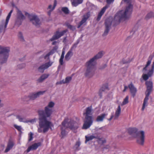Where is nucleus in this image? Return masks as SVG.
<instances>
[{
    "instance_id": "f257e3e1",
    "label": "nucleus",
    "mask_w": 154,
    "mask_h": 154,
    "mask_svg": "<svg viewBox=\"0 0 154 154\" xmlns=\"http://www.w3.org/2000/svg\"><path fill=\"white\" fill-rule=\"evenodd\" d=\"M54 105V102H50L48 106L45 107L44 110H40L38 111L40 127L38 129V133H45L47 132L49 129L52 130L51 126L52 125L51 122L47 120V118L51 116L53 112L52 109L50 108L53 107Z\"/></svg>"
},
{
    "instance_id": "f03ea898",
    "label": "nucleus",
    "mask_w": 154,
    "mask_h": 154,
    "mask_svg": "<svg viewBox=\"0 0 154 154\" xmlns=\"http://www.w3.org/2000/svg\"><path fill=\"white\" fill-rule=\"evenodd\" d=\"M103 53V51H100L96 55L86 62V65L87 68L85 73V75L86 77L90 78L93 76L95 70L94 66L96 63V60L101 58Z\"/></svg>"
},
{
    "instance_id": "7ed1b4c3",
    "label": "nucleus",
    "mask_w": 154,
    "mask_h": 154,
    "mask_svg": "<svg viewBox=\"0 0 154 154\" xmlns=\"http://www.w3.org/2000/svg\"><path fill=\"white\" fill-rule=\"evenodd\" d=\"M93 113V111L91 106L86 108L85 112L83 113L84 115L85 116V120L84 121L82 126V129H86L92 125L94 120L92 116Z\"/></svg>"
},
{
    "instance_id": "20e7f679",
    "label": "nucleus",
    "mask_w": 154,
    "mask_h": 154,
    "mask_svg": "<svg viewBox=\"0 0 154 154\" xmlns=\"http://www.w3.org/2000/svg\"><path fill=\"white\" fill-rule=\"evenodd\" d=\"M133 6L131 3H129L126 7L124 12L123 11H121L117 12L116 14L115 18H118L120 22L122 20H126L132 14Z\"/></svg>"
},
{
    "instance_id": "39448f33",
    "label": "nucleus",
    "mask_w": 154,
    "mask_h": 154,
    "mask_svg": "<svg viewBox=\"0 0 154 154\" xmlns=\"http://www.w3.org/2000/svg\"><path fill=\"white\" fill-rule=\"evenodd\" d=\"M128 131L130 135H135L134 137L137 138V142L138 144L141 145H143L145 138L144 131H138L137 128H131L128 129Z\"/></svg>"
},
{
    "instance_id": "423d86ee",
    "label": "nucleus",
    "mask_w": 154,
    "mask_h": 154,
    "mask_svg": "<svg viewBox=\"0 0 154 154\" xmlns=\"http://www.w3.org/2000/svg\"><path fill=\"white\" fill-rule=\"evenodd\" d=\"M145 84L147 87V90L146 92V97L144 100L142 108V111L144 110L145 107L147 105L149 97L152 91L153 87V83L151 81H146Z\"/></svg>"
},
{
    "instance_id": "0eeeda50",
    "label": "nucleus",
    "mask_w": 154,
    "mask_h": 154,
    "mask_svg": "<svg viewBox=\"0 0 154 154\" xmlns=\"http://www.w3.org/2000/svg\"><path fill=\"white\" fill-rule=\"evenodd\" d=\"M10 48L0 46V62L1 64L5 63L9 56Z\"/></svg>"
},
{
    "instance_id": "6e6552de",
    "label": "nucleus",
    "mask_w": 154,
    "mask_h": 154,
    "mask_svg": "<svg viewBox=\"0 0 154 154\" xmlns=\"http://www.w3.org/2000/svg\"><path fill=\"white\" fill-rule=\"evenodd\" d=\"M68 119H65L62 123L63 126L66 128H69L71 129L73 131L76 130L79 127L78 123L72 120L68 122Z\"/></svg>"
},
{
    "instance_id": "1a4fd4ad",
    "label": "nucleus",
    "mask_w": 154,
    "mask_h": 154,
    "mask_svg": "<svg viewBox=\"0 0 154 154\" xmlns=\"http://www.w3.org/2000/svg\"><path fill=\"white\" fill-rule=\"evenodd\" d=\"M26 16H27L30 21H31L32 23L36 27H39L41 23L40 20L38 17L34 14H30L27 12L25 13Z\"/></svg>"
},
{
    "instance_id": "9d476101",
    "label": "nucleus",
    "mask_w": 154,
    "mask_h": 154,
    "mask_svg": "<svg viewBox=\"0 0 154 154\" xmlns=\"http://www.w3.org/2000/svg\"><path fill=\"white\" fill-rule=\"evenodd\" d=\"M13 12V10H11L8 14L5 21L3 20L2 21V24L0 26V33L2 32L3 30H5L6 28L9 20L10 18L11 14Z\"/></svg>"
},
{
    "instance_id": "9b49d317",
    "label": "nucleus",
    "mask_w": 154,
    "mask_h": 154,
    "mask_svg": "<svg viewBox=\"0 0 154 154\" xmlns=\"http://www.w3.org/2000/svg\"><path fill=\"white\" fill-rule=\"evenodd\" d=\"M67 31L68 30L67 29L60 32H59L58 31H57L52 37L51 38L50 40L51 41H53L59 38L61 36L64 35Z\"/></svg>"
},
{
    "instance_id": "f8f14e48",
    "label": "nucleus",
    "mask_w": 154,
    "mask_h": 154,
    "mask_svg": "<svg viewBox=\"0 0 154 154\" xmlns=\"http://www.w3.org/2000/svg\"><path fill=\"white\" fill-rule=\"evenodd\" d=\"M154 62H153L151 68L148 70L147 74H143L142 77L144 80H147L149 77L151 76L154 72Z\"/></svg>"
},
{
    "instance_id": "ddd939ff",
    "label": "nucleus",
    "mask_w": 154,
    "mask_h": 154,
    "mask_svg": "<svg viewBox=\"0 0 154 154\" xmlns=\"http://www.w3.org/2000/svg\"><path fill=\"white\" fill-rule=\"evenodd\" d=\"M85 143H86L88 141L94 139H98L101 142L102 144L106 143V140L105 139H102V138H100L98 136H96L94 135H91L90 136H85Z\"/></svg>"
},
{
    "instance_id": "4468645a",
    "label": "nucleus",
    "mask_w": 154,
    "mask_h": 154,
    "mask_svg": "<svg viewBox=\"0 0 154 154\" xmlns=\"http://www.w3.org/2000/svg\"><path fill=\"white\" fill-rule=\"evenodd\" d=\"M52 64V63L50 62L46 63L39 66L38 68V70L40 72L43 73L45 69L51 66Z\"/></svg>"
},
{
    "instance_id": "2eb2a0df",
    "label": "nucleus",
    "mask_w": 154,
    "mask_h": 154,
    "mask_svg": "<svg viewBox=\"0 0 154 154\" xmlns=\"http://www.w3.org/2000/svg\"><path fill=\"white\" fill-rule=\"evenodd\" d=\"M90 14L88 12L84 15L81 21L79 23L77 26V28H79L84 23H85L88 19L89 17Z\"/></svg>"
},
{
    "instance_id": "dca6fc26",
    "label": "nucleus",
    "mask_w": 154,
    "mask_h": 154,
    "mask_svg": "<svg viewBox=\"0 0 154 154\" xmlns=\"http://www.w3.org/2000/svg\"><path fill=\"white\" fill-rule=\"evenodd\" d=\"M41 142L35 143L28 147L26 152L27 153H28L31 150H35L38 146H41Z\"/></svg>"
},
{
    "instance_id": "f3484780",
    "label": "nucleus",
    "mask_w": 154,
    "mask_h": 154,
    "mask_svg": "<svg viewBox=\"0 0 154 154\" xmlns=\"http://www.w3.org/2000/svg\"><path fill=\"white\" fill-rule=\"evenodd\" d=\"M45 92V91H40L35 94H32L29 96V97L30 100H34L38 97L40 95L43 94Z\"/></svg>"
},
{
    "instance_id": "a211bd4d",
    "label": "nucleus",
    "mask_w": 154,
    "mask_h": 154,
    "mask_svg": "<svg viewBox=\"0 0 154 154\" xmlns=\"http://www.w3.org/2000/svg\"><path fill=\"white\" fill-rule=\"evenodd\" d=\"M128 87L130 89V92L132 96L134 97L135 96L137 92L136 88L134 87L132 83H131L128 85Z\"/></svg>"
},
{
    "instance_id": "6ab92c4d",
    "label": "nucleus",
    "mask_w": 154,
    "mask_h": 154,
    "mask_svg": "<svg viewBox=\"0 0 154 154\" xmlns=\"http://www.w3.org/2000/svg\"><path fill=\"white\" fill-rule=\"evenodd\" d=\"M111 23L109 22L106 21L105 22L106 29L103 35L106 36L107 35L109 30L110 27L111 26Z\"/></svg>"
},
{
    "instance_id": "aec40b11",
    "label": "nucleus",
    "mask_w": 154,
    "mask_h": 154,
    "mask_svg": "<svg viewBox=\"0 0 154 154\" xmlns=\"http://www.w3.org/2000/svg\"><path fill=\"white\" fill-rule=\"evenodd\" d=\"M14 145V142L11 140H9L7 144V147L5 150V152H7L12 149Z\"/></svg>"
},
{
    "instance_id": "412c9836",
    "label": "nucleus",
    "mask_w": 154,
    "mask_h": 154,
    "mask_svg": "<svg viewBox=\"0 0 154 154\" xmlns=\"http://www.w3.org/2000/svg\"><path fill=\"white\" fill-rule=\"evenodd\" d=\"M72 48H70L66 55L65 57V59L66 60L69 61L73 56V52L72 51Z\"/></svg>"
},
{
    "instance_id": "4be33fe9",
    "label": "nucleus",
    "mask_w": 154,
    "mask_h": 154,
    "mask_svg": "<svg viewBox=\"0 0 154 154\" xmlns=\"http://www.w3.org/2000/svg\"><path fill=\"white\" fill-rule=\"evenodd\" d=\"M108 8L107 5H106L103 7L101 9L100 12L99 13L97 18V20L99 21L103 14L105 12L106 9Z\"/></svg>"
},
{
    "instance_id": "5701e85b",
    "label": "nucleus",
    "mask_w": 154,
    "mask_h": 154,
    "mask_svg": "<svg viewBox=\"0 0 154 154\" xmlns=\"http://www.w3.org/2000/svg\"><path fill=\"white\" fill-rule=\"evenodd\" d=\"M108 89V84H105L103 85L99 92V94L100 96V97L101 98L102 97V94L103 92L104 91Z\"/></svg>"
},
{
    "instance_id": "b1692460",
    "label": "nucleus",
    "mask_w": 154,
    "mask_h": 154,
    "mask_svg": "<svg viewBox=\"0 0 154 154\" xmlns=\"http://www.w3.org/2000/svg\"><path fill=\"white\" fill-rule=\"evenodd\" d=\"M107 115V114L102 113L97 116L96 121L97 122H102L103 121L106 116Z\"/></svg>"
},
{
    "instance_id": "393cba45",
    "label": "nucleus",
    "mask_w": 154,
    "mask_h": 154,
    "mask_svg": "<svg viewBox=\"0 0 154 154\" xmlns=\"http://www.w3.org/2000/svg\"><path fill=\"white\" fill-rule=\"evenodd\" d=\"M121 112V108L120 106L119 105L117 108V109L116 111L115 115V119H116L119 117V116Z\"/></svg>"
},
{
    "instance_id": "a878e982",
    "label": "nucleus",
    "mask_w": 154,
    "mask_h": 154,
    "mask_svg": "<svg viewBox=\"0 0 154 154\" xmlns=\"http://www.w3.org/2000/svg\"><path fill=\"white\" fill-rule=\"evenodd\" d=\"M49 76L48 74H43L38 80V82H42L45 79L47 78Z\"/></svg>"
},
{
    "instance_id": "bb28decb",
    "label": "nucleus",
    "mask_w": 154,
    "mask_h": 154,
    "mask_svg": "<svg viewBox=\"0 0 154 154\" xmlns=\"http://www.w3.org/2000/svg\"><path fill=\"white\" fill-rule=\"evenodd\" d=\"M81 145V143L79 141H77L74 146L73 148L75 151H78L80 149V148L79 146Z\"/></svg>"
},
{
    "instance_id": "cd10ccee",
    "label": "nucleus",
    "mask_w": 154,
    "mask_h": 154,
    "mask_svg": "<svg viewBox=\"0 0 154 154\" xmlns=\"http://www.w3.org/2000/svg\"><path fill=\"white\" fill-rule=\"evenodd\" d=\"M151 60H148L146 64L145 65L144 67L143 68V71L144 72H146V71H148V66L150 65L151 63Z\"/></svg>"
},
{
    "instance_id": "c85d7f7f",
    "label": "nucleus",
    "mask_w": 154,
    "mask_h": 154,
    "mask_svg": "<svg viewBox=\"0 0 154 154\" xmlns=\"http://www.w3.org/2000/svg\"><path fill=\"white\" fill-rule=\"evenodd\" d=\"M17 18L20 20H23L25 19V17L20 11L17 12Z\"/></svg>"
},
{
    "instance_id": "c756f323",
    "label": "nucleus",
    "mask_w": 154,
    "mask_h": 154,
    "mask_svg": "<svg viewBox=\"0 0 154 154\" xmlns=\"http://www.w3.org/2000/svg\"><path fill=\"white\" fill-rule=\"evenodd\" d=\"M64 128L63 129V127H62L61 128V135L62 136V138L63 137H65L67 134V133L66 131L65 130V129H66V128L65 127H64L63 126Z\"/></svg>"
},
{
    "instance_id": "7c9ffc66",
    "label": "nucleus",
    "mask_w": 154,
    "mask_h": 154,
    "mask_svg": "<svg viewBox=\"0 0 154 154\" xmlns=\"http://www.w3.org/2000/svg\"><path fill=\"white\" fill-rule=\"evenodd\" d=\"M62 11L65 14H68L69 13V10L67 7H63L61 9Z\"/></svg>"
},
{
    "instance_id": "2f4dec72",
    "label": "nucleus",
    "mask_w": 154,
    "mask_h": 154,
    "mask_svg": "<svg viewBox=\"0 0 154 154\" xmlns=\"http://www.w3.org/2000/svg\"><path fill=\"white\" fill-rule=\"evenodd\" d=\"M57 2L56 0H54V5L53 7L52 8V9L50 11H49L48 13V14L50 16L51 15V11H53L55 8V7L57 5Z\"/></svg>"
},
{
    "instance_id": "473e14b6",
    "label": "nucleus",
    "mask_w": 154,
    "mask_h": 154,
    "mask_svg": "<svg viewBox=\"0 0 154 154\" xmlns=\"http://www.w3.org/2000/svg\"><path fill=\"white\" fill-rule=\"evenodd\" d=\"M54 53V52L53 50H52L50 52H49L46 55L44 56V59H46L47 58L48 59H49V56L50 55H52Z\"/></svg>"
},
{
    "instance_id": "72a5a7b5",
    "label": "nucleus",
    "mask_w": 154,
    "mask_h": 154,
    "mask_svg": "<svg viewBox=\"0 0 154 154\" xmlns=\"http://www.w3.org/2000/svg\"><path fill=\"white\" fill-rule=\"evenodd\" d=\"M128 99L129 97L128 96H126L125 98L124 99L123 101L122 102V105H125L128 103Z\"/></svg>"
},
{
    "instance_id": "f704fd0d",
    "label": "nucleus",
    "mask_w": 154,
    "mask_h": 154,
    "mask_svg": "<svg viewBox=\"0 0 154 154\" xmlns=\"http://www.w3.org/2000/svg\"><path fill=\"white\" fill-rule=\"evenodd\" d=\"M66 26L68 28L73 31L75 29V26L71 25L70 24H66Z\"/></svg>"
},
{
    "instance_id": "c9c22d12",
    "label": "nucleus",
    "mask_w": 154,
    "mask_h": 154,
    "mask_svg": "<svg viewBox=\"0 0 154 154\" xmlns=\"http://www.w3.org/2000/svg\"><path fill=\"white\" fill-rule=\"evenodd\" d=\"M154 15L153 13L152 12H150L146 16V19H148L150 18L151 17H152Z\"/></svg>"
},
{
    "instance_id": "e433bc0d",
    "label": "nucleus",
    "mask_w": 154,
    "mask_h": 154,
    "mask_svg": "<svg viewBox=\"0 0 154 154\" xmlns=\"http://www.w3.org/2000/svg\"><path fill=\"white\" fill-rule=\"evenodd\" d=\"M33 134L32 132H30V133L29 134V139L28 141H30L32 140L33 139Z\"/></svg>"
},
{
    "instance_id": "4c0bfd02",
    "label": "nucleus",
    "mask_w": 154,
    "mask_h": 154,
    "mask_svg": "<svg viewBox=\"0 0 154 154\" xmlns=\"http://www.w3.org/2000/svg\"><path fill=\"white\" fill-rule=\"evenodd\" d=\"M14 127L16 128L18 131L20 132H21L22 128L20 126H18L17 125H14Z\"/></svg>"
},
{
    "instance_id": "58836bf2",
    "label": "nucleus",
    "mask_w": 154,
    "mask_h": 154,
    "mask_svg": "<svg viewBox=\"0 0 154 154\" xmlns=\"http://www.w3.org/2000/svg\"><path fill=\"white\" fill-rule=\"evenodd\" d=\"M18 37L20 39L21 41H24V39L22 35V33L21 32H20L18 34Z\"/></svg>"
},
{
    "instance_id": "ea45409f",
    "label": "nucleus",
    "mask_w": 154,
    "mask_h": 154,
    "mask_svg": "<svg viewBox=\"0 0 154 154\" xmlns=\"http://www.w3.org/2000/svg\"><path fill=\"white\" fill-rule=\"evenodd\" d=\"M72 78L71 77L68 76L66 78L65 82L66 83H69L72 79Z\"/></svg>"
},
{
    "instance_id": "a19ab883",
    "label": "nucleus",
    "mask_w": 154,
    "mask_h": 154,
    "mask_svg": "<svg viewBox=\"0 0 154 154\" xmlns=\"http://www.w3.org/2000/svg\"><path fill=\"white\" fill-rule=\"evenodd\" d=\"M79 43V42H76V43H74L73 45H72V47L71 48H72V51H73V49L74 48H76L77 46V45Z\"/></svg>"
},
{
    "instance_id": "79ce46f5",
    "label": "nucleus",
    "mask_w": 154,
    "mask_h": 154,
    "mask_svg": "<svg viewBox=\"0 0 154 154\" xmlns=\"http://www.w3.org/2000/svg\"><path fill=\"white\" fill-rule=\"evenodd\" d=\"M79 4H78V2H76L75 1H73L72 2V5L73 6H77Z\"/></svg>"
},
{
    "instance_id": "37998d69",
    "label": "nucleus",
    "mask_w": 154,
    "mask_h": 154,
    "mask_svg": "<svg viewBox=\"0 0 154 154\" xmlns=\"http://www.w3.org/2000/svg\"><path fill=\"white\" fill-rule=\"evenodd\" d=\"M25 66V65L24 64H20L18 65L17 66L18 68L19 69H22L23 67H24Z\"/></svg>"
},
{
    "instance_id": "c03bdc74",
    "label": "nucleus",
    "mask_w": 154,
    "mask_h": 154,
    "mask_svg": "<svg viewBox=\"0 0 154 154\" xmlns=\"http://www.w3.org/2000/svg\"><path fill=\"white\" fill-rule=\"evenodd\" d=\"M114 1V0H106V2L108 4H110L113 2Z\"/></svg>"
},
{
    "instance_id": "a18cd8bd",
    "label": "nucleus",
    "mask_w": 154,
    "mask_h": 154,
    "mask_svg": "<svg viewBox=\"0 0 154 154\" xmlns=\"http://www.w3.org/2000/svg\"><path fill=\"white\" fill-rule=\"evenodd\" d=\"M59 63L60 65H62L63 64V59H60L59 60Z\"/></svg>"
},
{
    "instance_id": "49530a36",
    "label": "nucleus",
    "mask_w": 154,
    "mask_h": 154,
    "mask_svg": "<svg viewBox=\"0 0 154 154\" xmlns=\"http://www.w3.org/2000/svg\"><path fill=\"white\" fill-rule=\"evenodd\" d=\"M17 118L18 119L20 122H22L23 119L20 116H17Z\"/></svg>"
},
{
    "instance_id": "de8ad7c7",
    "label": "nucleus",
    "mask_w": 154,
    "mask_h": 154,
    "mask_svg": "<svg viewBox=\"0 0 154 154\" xmlns=\"http://www.w3.org/2000/svg\"><path fill=\"white\" fill-rule=\"evenodd\" d=\"M83 0H77V2L78 4H80L82 3Z\"/></svg>"
},
{
    "instance_id": "09e8293b",
    "label": "nucleus",
    "mask_w": 154,
    "mask_h": 154,
    "mask_svg": "<svg viewBox=\"0 0 154 154\" xmlns=\"http://www.w3.org/2000/svg\"><path fill=\"white\" fill-rule=\"evenodd\" d=\"M128 88V87L127 86H124V90H123V92H125L126 91V90L127 89V88Z\"/></svg>"
},
{
    "instance_id": "8fccbe9b",
    "label": "nucleus",
    "mask_w": 154,
    "mask_h": 154,
    "mask_svg": "<svg viewBox=\"0 0 154 154\" xmlns=\"http://www.w3.org/2000/svg\"><path fill=\"white\" fill-rule=\"evenodd\" d=\"M107 66L106 64H104L103 66L101 68V69H103Z\"/></svg>"
},
{
    "instance_id": "3c124183",
    "label": "nucleus",
    "mask_w": 154,
    "mask_h": 154,
    "mask_svg": "<svg viewBox=\"0 0 154 154\" xmlns=\"http://www.w3.org/2000/svg\"><path fill=\"white\" fill-rule=\"evenodd\" d=\"M113 117V115H111V116L110 117V118L109 119H108V120L109 121H111Z\"/></svg>"
},
{
    "instance_id": "603ef678",
    "label": "nucleus",
    "mask_w": 154,
    "mask_h": 154,
    "mask_svg": "<svg viewBox=\"0 0 154 154\" xmlns=\"http://www.w3.org/2000/svg\"><path fill=\"white\" fill-rule=\"evenodd\" d=\"M62 84L61 81L60 82H57L56 83V85H60Z\"/></svg>"
},
{
    "instance_id": "864d4df0",
    "label": "nucleus",
    "mask_w": 154,
    "mask_h": 154,
    "mask_svg": "<svg viewBox=\"0 0 154 154\" xmlns=\"http://www.w3.org/2000/svg\"><path fill=\"white\" fill-rule=\"evenodd\" d=\"M61 82H62V84H65V83H66V82H66V81H65V80L64 79L62 81H61Z\"/></svg>"
},
{
    "instance_id": "5fc2aeb1",
    "label": "nucleus",
    "mask_w": 154,
    "mask_h": 154,
    "mask_svg": "<svg viewBox=\"0 0 154 154\" xmlns=\"http://www.w3.org/2000/svg\"><path fill=\"white\" fill-rule=\"evenodd\" d=\"M48 8L51 10L52 8V5H50L48 7Z\"/></svg>"
},
{
    "instance_id": "6e6d98bb",
    "label": "nucleus",
    "mask_w": 154,
    "mask_h": 154,
    "mask_svg": "<svg viewBox=\"0 0 154 154\" xmlns=\"http://www.w3.org/2000/svg\"><path fill=\"white\" fill-rule=\"evenodd\" d=\"M64 55H61L60 59H63Z\"/></svg>"
},
{
    "instance_id": "4d7b16f0",
    "label": "nucleus",
    "mask_w": 154,
    "mask_h": 154,
    "mask_svg": "<svg viewBox=\"0 0 154 154\" xmlns=\"http://www.w3.org/2000/svg\"><path fill=\"white\" fill-rule=\"evenodd\" d=\"M56 41L53 42L52 43V45H55L56 44Z\"/></svg>"
},
{
    "instance_id": "13d9d810",
    "label": "nucleus",
    "mask_w": 154,
    "mask_h": 154,
    "mask_svg": "<svg viewBox=\"0 0 154 154\" xmlns=\"http://www.w3.org/2000/svg\"><path fill=\"white\" fill-rule=\"evenodd\" d=\"M64 54H65L64 51H62L61 55H64Z\"/></svg>"
},
{
    "instance_id": "bf43d9fd",
    "label": "nucleus",
    "mask_w": 154,
    "mask_h": 154,
    "mask_svg": "<svg viewBox=\"0 0 154 154\" xmlns=\"http://www.w3.org/2000/svg\"><path fill=\"white\" fill-rule=\"evenodd\" d=\"M123 63H129L128 61L127 62H124L123 60Z\"/></svg>"
},
{
    "instance_id": "052dcab7",
    "label": "nucleus",
    "mask_w": 154,
    "mask_h": 154,
    "mask_svg": "<svg viewBox=\"0 0 154 154\" xmlns=\"http://www.w3.org/2000/svg\"><path fill=\"white\" fill-rule=\"evenodd\" d=\"M125 2H128L129 0H123Z\"/></svg>"
},
{
    "instance_id": "680f3d73",
    "label": "nucleus",
    "mask_w": 154,
    "mask_h": 154,
    "mask_svg": "<svg viewBox=\"0 0 154 154\" xmlns=\"http://www.w3.org/2000/svg\"><path fill=\"white\" fill-rule=\"evenodd\" d=\"M1 13H2V10H0V16L1 15Z\"/></svg>"
},
{
    "instance_id": "e2e57ef3",
    "label": "nucleus",
    "mask_w": 154,
    "mask_h": 154,
    "mask_svg": "<svg viewBox=\"0 0 154 154\" xmlns=\"http://www.w3.org/2000/svg\"><path fill=\"white\" fill-rule=\"evenodd\" d=\"M66 37H65V38H64V40H65V39H66Z\"/></svg>"
}]
</instances>
